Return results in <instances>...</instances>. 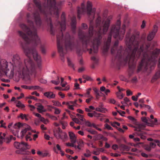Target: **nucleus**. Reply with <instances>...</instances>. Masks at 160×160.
Wrapping results in <instances>:
<instances>
[{
	"instance_id": "obj_1",
	"label": "nucleus",
	"mask_w": 160,
	"mask_h": 160,
	"mask_svg": "<svg viewBox=\"0 0 160 160\" xmlns=\"http://www.w3.org/2000/svg\"><path fill=\"white\" fill-rule=\"evenodd\" d=\"M111 18H108L105 21L102 22V26L100 27L101 18L99 17L97 18L96 20V24L97 27H98L99 29L98 32L96 33V35L97 37L95 38L91 42H90V37L92 36L93 33V27L92 26L90 25L89 27V37L85 36L84 33L82 31H79L78 33L79 38L82 40L83 46L85 45L86 47L90 46L91 47L90 48V54L92 53V51L94 53H96L98 52V46L101 43L102 38L101 35L102 33L105 34L107 32L109 26Z\"/></svg>"
},
{
	"instance_id": "obj_2",
	"label": "nucleus",
	"mask_w": 160,
	"mask_h": 160,
	"mask_svg": "<svg viewBox=\"0 0 160 160\" xmlns=\"http://www.w3.org/2000/svg\"><path fill=\"white\" fill-rule=\"evenodd\" d=\"M126 44L128 48L126 49L125 53L123 55L121 54L122 48V47H121L120 49L117 51L116 57L119 58H122L125 62H128L129 66H130L135 60L136 52L138 47L139 42L135 38V36H132L129 42L126 41Z\"/></svg>"
},
{
	"instance_id": "obj_3",
	"label": "nucleus",
	"mask_w": 160,
	"mask_h": 160,
	"mask_svg": "<svg viewBox=\"0 0 160 160\" xmlns=\"http://www.w3.org/2000/svg\"><path fill=\"white\" fill-rule=\"evenodd\" d=\"M0 68L5 73L6 76L9 78H12L14 74L21 76L25 75L28 73V70L21 69L18 66L14 65L11 62H8L6 60H0Z\"/></svg>"
},
{
	"instance_id": "obj_4",
	"label": "nucleus",
	"mask_w": 160,
	"mask_h": 160,
	"mask_svg": "<svg viewBox=\"0 0 160 160\" xmlns=\"http://www.w3.org/2000/svg\"><path fill=\"white\" fill-rule=\"evenodd\" d=\"M121 22L118 20L116 24L112 25L110 28V32L109 33L108 40L107 42V47L108 48L111 41L112 36L114 38L118 37L119 35L123 37L125 31V26L123 25L122 27L120 32L119 30L120 28Z\"/></svg>"
},
{
	"instance_id": "obj_5",
	"label": "nucleus",
	"mask_w": 160,
	"mask_h": 160,
	"mask_svg": "<svg viewBox=\"0 0 160 160\" xmlns=\"http://www.w3.org/2000/svg\"><path fill=\"white\" fill-rule=\"evenodd\" d=\"M46 2V3H44L42 7L41 5V4L39 1L37 0H34V2L36 6L38 8L41 12H43L42 9L45 8L47 9L48 8L50 9L51 8L53 7L54 12L53 14L55 16L56 18H58L59 16L58 10V5L56 4L55 0H44Z\"/></svg>"
},
{
	"instance_id": "obj_6",
	"label": "nucleus",
	"mask_w": 160,
	"mask_h": 160,
	"mask_svg": "<svg viewBox=\"0 0 160 160\" xmlns=\"http://www.w3.org/2000/svg\"><path fill=\"white\" fill-rule=\"evenodd\" d=\"M150 46V44H147L145 49H144L143 45H142L140 47V48L137 51V54L136 55V57L137 58H139L142 54L143 56V58L138 67V72H139L143 68H146L147 66V63H146L145 65H142V64L143 63V62L145 60H146L147 62L148 61H149V60H150L149 55H148L149 53V51L147 50Z\"/></svg>"
},
{
	"instance_id": "obj_7",
	"label": "nucleus",
	"mask_w": 160,
	"mask_h": 160,
	"mask_svg": "<svg viewBox=\"0 0 160 160\" xmlns=\"http://www.w3.org/2000/svg\"><path fill=\"white\" fill-rule=\"evenodd\" d=\"M28 22L30 24L32 31H31L30 29L24 24H20V27L23 31L26 32L29 36L33 38L35 42L36 45H37L40 43V40L37 35V30L33 26V23L32 21L28 20Z\"/></svg>"
},
{
	"instance_id": "obj_8",
	"label": "nucleus",
	"mask_w": 160,
	"mask_h": 160,
	"mask_svg": "<svg viewBox=\"0 0 160 160\" xmlns=\"http://www.w3.org/2000/svg\"><path fill=\"white\" fill-rule=\"evenodd\" d=\"M62 22L61 23L59 22L60 24L61 28V32L59 34L57 35V45L58 51L60 53V55L61 56V59L64 62V54L62 52V47L60 46V40L62 39L63 36L62 32L64 31L66 29L65 24V15L64 13H62L61 15Z\"/></svg>"
},
{
	"instance_id": "obj_9",
	"label": "nucleus",
	"mask_w": 160,
	"mask_h": 160,
	"mask_svg": "<svg viewBox=\"0 0 160 160\" xmlns=\"http://www.w3.org/2000/svg\"><path fill=\"white\" fill-rule=\"evenodd\" d=\"M23 48L24 53L28 57L30 58L32 55H33L34 59L37 62L38 68L41 70L42 68L41 58L40 56L38 55L36 50L34 48H26L24 46H23Z\"/></svg>"
},
{
	"instance_id": "obj_10",
	"label": "nucleus",
	"mask_w": 160,
	"mask_h": 160,
	"mask_svg": "<svg viewBox=\"0 0 160 160\" xmlns=\"http://www.w3.org/2000/svg\"><path fill=\"white\" fill-rule=\"evenodd\" d=\"M12 61L13 63L12 64L14 65L18 66L20 69L22 70L26 69L27 70L28 73V74L29 71L27 66H24L22 65V63L21 62L20 58L18 55L16 54L13 56Z\"/></svg>"
},
{
	"instance_id": "obj_11",
	"label": "nucleus",
	"mask_w": 160,
	"mask_h": 160,
	"mask_svg": "<svg viewBox=\"0 0 160 160\" xmlns=\"http://www.w3.org/2000/svg\"><path fill=\"white\" fill-rule=\"evenodd\" d=\"M160 52V49L158 48H156L153 51L151 54L150 55V57L149 56L150 58L149 61H148L147 62L146 60H145L143 62V63L142 64V65H145L146 63H147V66L146 68H143L144 69L146 70L147 69L149 64L152 61V59H153V58L154 59L155 57H157L159 54Z\"/></svg>"
},
{
	"instance_id": "obj_12",
	"label": "nucleus",
	"mask_w": 160,
	"mask_h": 160,
	"mask_svg": "<svg viewBox=\"0 0 160 160\" xmlns=\"http://www.w3.org/2000/svg\"><path fill=\"white\" fill-rule=\"evenodd\" d=\"M14 146L16 148L19 149L25 150L29 148L28 143L23 142H22L21 143L15 142L14 143Z\"/></svg>"
},
{
	"instance_id": "obj_13",
	"label": "nucleus",
	"mask_w": 160,
	"mask_h": 160,
	"mask_svg": "<svg viewBox=\"0 0 160 160\" xmlns=\"http://www.w3.org/2000/svg\"><path fill=\"white\" fill-rule=\"evenodd\" d=\"M65 39V45L66 48L71 49V48L72 46V39L68 33L66 34Z\"/></svg>"
},
{
	"instance_id": "obj_14",
	"label": "nucleus",
	"mask_w": 160,
	"mask_h": 160,
	"mask_svg": "<svg viewBox=\"0 0 160 160\" xmlns=\"http://www.w3.org/2000/svg\"><path fill=\"white\" fill-rule=\"evenodd\" d=\"M87 13L88 15H90L91 14V13H93V19L94 18V16L95 14V12H96V9L95 8H92V4L91 2L88 1L87 3Z\"/></svg>"
},
{
	"instance_id": "obj_15",
	"label": "nucleus",
	"mask_w": 160,
	"mask_h": 160,
	"mask_svg": "<svg viewBox=\"0 0 160 160\" xmlns=\"http://www.w3.org/2000/svg\"><path fill=\"white\" fill-rule=\"evenodd\" d=\"M34 17L36 27L38 28H39L41 25L42 22L38 13H34Z\"/></svg>"
},
{
	"instance_id": "obj_16",
	"label": "nucleus",
	"mask_w": 160,
	"mask_h": 160,
	"mask_svg": "<svg viewBox=\"0 0 160 160\" xmlns=\"http://www.w3.org/2000/svg\"><path fill=\"white\" fill-rule=\"evenodd\" d=\"M145 125L143 124H140L139 123H137L136 124L135 126H133V128L135 129L134 130L137 131V132H142L141 131L144 129Z\"/></svg>"
},
{
	"instance_id": "obj_17",
	"label": "nucleus",
	"mask_w": 160,
	"mask_h": 160,
	"mask_svg": "<svg viewBox=\"0 0 160 160\" xmlns=\"http://www.w3.org/2000/svg\"><path fill=\"white\" fill-rule=\"evenodd\" d=\"M18 32L19 34V36L21 37L27 43H29L30 42V40L28 38L27 35L21 31H18Z\"/></svg>"
},
{
	"instance_id": "obj_18",
	"label": "nucleus",
	"mask_w": 160,
	"mask_h": 160,
	"mask_svg": "<svg viewBox=\"0 0 160 160\" xmlns=\"http://www.w3.org/2000/svg\"><path fill=\"white\" fill-rule=\"evenodd\" d=\"M36 105L37 106V109L39 112L42 113L46 112L47 110L44 108L43 106L40 103L37 104Z\"/></svg>"
},
{
	"instance_id": "obj_19",
	"label": "nucleus",
	"mask_w": 160,
	"mask_h": 160,
	"mask_svg": "<svg viewBox=\"0 0 160 160\" xmlns=\"http://www.w3.org/2000/svg\"><path fill=\"white\" fill-rule=\"evenodd\" d=\"M58 129H59V131L61 132V135H60V139H62L64 141L65 140L68 138V136L67 133L64 132H62V130L60 128H58Z\"/></svg>"
},
{
	"instance_id": "obj_20",
	"label": "nucleus",
	"mask_w": 160,
	"mask_h": 160,
	"mask_svg": "<svg viewBox=\"0 0 160 160\" xmlns=\"http://www.w3.org/2000/svg\"><path fill=\"white\" fill-rule=\"evenodd\" d=\"M69 135L71 139V142L75 143L76 142V137L72 132H69Z\"/></svg>"
},
{
	"instance_id": "obj_21",
	"label": "nucleus",
	"mask_w": 160,
	"mask_h": 160,
	"mask_svg": "<svg viewBox=\"0 0 160 160\" xmlns=\"http://www.w3.org/2000/svg\"><path fill=\"white\" fill-rule=\"evenodd\" d=\"M44 95L49 99L54 98L55 97V95L52 92H46L44 93Z\"/></svg>"
},
{
	"instance_id": "obj_22",
	"label": "nucleus",
	"mask_w": 160,
	"mask_h": 160,
	"mask_svg": "<svg viewBox=\"0 0 160 160\" xmlns=\"http://www.w3.org/2000/svg\"><path fill=\"white\" fill-rule=\"evenodd\" d=\"M30 128V127L29 126H27V127H25V128L21 132V136L22 138H23L26 132L27 131L29 130Z\"/></svg>"
},
{
	"instance_id": "obj_23",
	"label": "nucleus",
	"mask_w": 160,
	"mask_h": 160,
	"mask_svg": "<svg viewBox=\"0 0 160 160\" xmlns=\"http://www.w3.org/2000/svg\"><path fill=\"white\" fill-rule=\"evenodd\" d=\"M85 11V9L84 8L82 7L78 10V17L80 19L81 15Z\"/></svg>"
},
{
	"instance_id": "obj_24",
	"label": "nucleus",
	"mask_w": 160,
	"mask_h": 160,
	"mask_svg": "<svg viewBox=\"0 0 160 160\" xmlns=\"http://www.w3.org/2000/svg\"><path fill=\"white\" fill-rule=\"evenodd\" d=\"M155 34L152 32H150L147 37V40L151 41L154 38Z\"/></svg>"
},
{
	"instance_id": "obj_25",
	"label": "nucleus",
	"mask_w": 160,
	"mask_h": 160,
	"mask_svg": "<svg viewBox=\"0 0 160 160\" xmlns=\"http://www.w3.org/2000/svg\"><path fill=\"white\" fill-rule=\"evenodd\" d=\"M6 134L0 132V143L2 144L3 143V141L6 137Z\"/></svg>"
},
{
	"instance_id": "obj_26",
	"label": "nucleus",
	"mask_w": 160,
	"mask_h": 160,
	"mask_svg": "<svg viewBox=\"0 0 160 160\" xmlns=\"http://www.w3.org/2000/svg\"><path fill=\"white\" fill-rule=\"evenodd\" d=\"M76 19L75 18H74L72 20V23H71V27L73 31H74V29L76 28ZM74 33H75L74 31H73Z\"/></svg>"
},
{
	"instance_id": "obj_27",
	"label": "nucleus",
	"mask_w": 160,
	"mask_h": 160,
	"mask_svg": "<svg viewBox=\"0 0 160 160\" xmlns=\"http://www.w3.org/2000/svg\"><path fill=\"white\" fill-rule=\"evenodd\" d=\"M119 148L121 149H122L123 150H125L128 151L130 149V148L128 146L123 144L120 145Z\"/></svg>"
},
{
	"instance_id": "obj_28",
	"label": "nucleus",
	"mask_w": 160,
	"mask_h": 160,
	"mask_svg": "<svg viewBox=\"0 0 160 160\" xmlns=\"http://www.w3.org/2000/svg\"><path fill=\"white\" fill-rule=\"evenodd\" d=\"M58 130H56L54 132V136L56 138L58 139H60V136L61 135V132L59 131V129L58 128Z\"/></svg>"
},
{
	"instance_id": "obj_29",
	"label": "nucleus",
	"mask_w": 160,
	"mask_h": 160,
	"mask_svg": "<svg viewBox=\"0 0 160 160\" xmlns=\"http://www.w3.org/2000/svg\"><path fill=\"white\" fill-rule=\"evenodd\" d=\"M116 94L117 97L120 99H122L124 96V95L121 92L120 89L119 90V91L118 92L116 93Z\"/></svg>"
},
{
	"instance_id": "obj_30",
	"label": "nucleus",
	"mask_w": 160,
	"mask_h": 160,
	"mask_svg": "<svg viewBox=\"0 0 160 160\" xmlns=\"http://www.w3.org/2000/svg\"><path fill=\"white\" fill-rule=\"evenodd\" d=\"M141 119L142 121L146 123H147V125H149L150 123H149L148 122L149 121L151 122L150 121V119L149 118H148V119H147L145 117H142L141 118Z\"/></svg>"
},
{
	"instance_id": "obj_31",
	"label": "nucleus",
	"mask_w": 160,
	"mask_h": 160,
	"mask_svg": "<svg viewBox=\"0 0 160 160\" xmlns=\"http://www.w3.org/2000/svg\"><path fill=\"white\" fill-rule=\"evenodd\" d=\"M72 120L74 122L77 124H78L80 125H82L83 124V122L80 121L78 118H72Z\"/></svg>"
},
{
	"instance_id": "obj_32",
	"label": "nucleus",
	"mask_w": 160,
	"mask_h": 160,
	"mask_svg": "<svg viewBox=\"0 0 160 160\" xmlns=\"http://www.w3.org/2000/svg\"><path fill=\"white\" fill-rule=\"evenodd\" d=\"M82 77L83 79H85L87 81H92L93 80V79L90 77L85 75H83Z\"/></svg>"
},
{
	"instance_id": "obj_33",
	"label": "nucleus",
	"mask_w": 160,
	"mask_h": 160,
	"mask_svg": "<svg viewBox=\"0 0 160 160\" xmlns=\"http://www.w3.org/2000/svg\"><path fill=\"white\" fill-rule=\"evenodd\" d=\"M135 133L138 136H140L141 138L142 139H145L146 138V137L143 135V134H144V132H136Z\"/></svg>"
},
{
	"instance_id": "obj_34",
	"label": "nucleus",
	"mask_w": 160,
	"mask_h": 160,
	"mask_svg": "<svg viewBox=\"0 0 160 160\" xmlns=\"http://www.w3.org/2000/svg\"><path fill=\"white\" fill-rule=\"evenodd\" d=\"M20 117L22 119H25L26 121H28V115L25 114H23L22 113H21L20 115Z\"/></svg>"
},
{
	"instance_id": "obj_35",
	"label": "nucleus",
	"mask_w": 160,
	"mask_h": 160,
	"mask_svg": "<svg viewBox=\"0 0 160 160\" xmlns=\"http://www.w3.org/2000/svg\"><path fill=\"white\" fill-rule=\"evenodd\" d=\"M84 146L83 142L82 141H80L78 143V145L77 146H79V148L78 149L79 150H81V148L83 147Z\"/></svg>"
},
{
	"instance_id": "obj_36",
	"label": "nucleus",
	"mask_w": 160,
	"mask_h": 160,
	"mask_svg": "<svg viewBox=\"0 0 160 160\" xmlns=\"http://www.w3.org/2000/svg\"><path fill=\"white\" fill-rule=\"evenodd\" d=\"M158 27L157 25H154L153 26V29L151 32L152 33L156 34L158 31Z\"/></svg>"
},
{
	"instance_id": "obj_37",
	"label": "nucleus",
	"mask_w": 160,
	"mask_h": 160,
	"mask_svg": "<svg viewBox=\"0 0 160 160\" xmlns=\"http://www.w3.org/2000/svg\"><path fill=\"white\" fill-rule=\"evenodd\" d=\"M95 110L98 112L104 113L105 112V110H106V108H101L100 107L97 108Z\"/></svg>"
},
{
	"instance_id": "obj_38",
	"label": "nucleus",
	"mask_w": 160,
	"mask_h": 160,
	"mask_svg": "<svg viewBox=\"0 0 160 160\" xmlns=\"http://www.w3.org/2000/svg\"><path fill=\"white\" fill-rule=\"evenodd\" d=\"M11 138L10 136L8 137H5L4 140L3 141V142H5L7 143H9L11 142Z\"/></svg>"
},
{
	"instance_id": "obj_39",
	"label": "nucleus",
	"mask_w": 160,
	"mask_h": 160,
	"mask_svg": "<svg viewBox=\"0 0 160 160\" xmlns=\"http://www.w3.org/2000/svg\"><path fill=\"white\" fill-rule=\"evenodd\" d=\"M16 106L19 108L21 107L22 108H24L25 107V106L23 104H22L20 101H18L16 104Z\"/></svg>"
},
{
	"instance_id": "obj_40",
	"label": "nucleus",
	"mask_w": 160,
	"mask_h": 160,
	"mask_svg": "<svg viewBox=\"0 0 160 160\" xmlns=\"http://www.w3.org/2000/svg\"><path fill=\"white\" fill-rule=\"evenodd\" d=\"M0 124H1V125L0 126V128H7V127L5 126L6 123L5 122H4L3 120H1L0 121Z\"/></svg>"
},
{
	"instance_id": "obj_41",
	"label": "nucleus",
	"mask_w": 160,
	"mask_h": 160,
	"mask_svg": "<svg viewBox=\"0 0 160 160\" xmlns=\"http://www.w3.org/2000/svg\"><path fill=\"white\" fill-rule=\"evenodd\" d=\"M22 127V124L20 122H18V123H15L14 126V128H20Z\"/></svg>"
},
{
	"instance_id": "obj_42",
	"label": "nucleus",
	"mask_w": 160,
	"mask_h": 160,
	"mask_svg": "<svg viewBox=\"0 0 160 160\" xmlns=\"http://www.w3.org/2000/svg\"><path fill=\"white\" fill-rule=\"evenodd\" d=\"M52 102L53 103V105L54 106L58 107L61 106V103L58 101L53 100L52 101Z\"/></svg>"
},
{
	"instance_id": "obj_43",
	"label": "nucleus",
	"mask_w": 160,
	"mask_h": 160,
	"mask_svg": "<svg viewBox=\"0 0 160 160\" xmlns=\"http://www.w3.org/2000/svg\"><path fill=\"white\" fill-rule=\"evenodd\" d=\"M60 123L62 125V128L63 129H65L67 125V123L66 122H63V121H60Z\"/></svg>"
},
{
	"instance_id": "obj_44",
	"label": "nucleus",
	"mask_w": 160,
	"mask_h": 160,
	"mask_svg": "<svg viewBox=\"0 0 160 160\" xmlns=\"http://www.w3.org/2000/svg\"><path fill=\"white\" fill-rule=\"evenodd\" d=\"M68 64L69 67L73 68L74 65L70 59L68 58H67Z\"/></svg>"
},
{
	"instance_id": "obj_45",
	"label": "nucleus",
	"mask_w": 160,
	"mask_h": 160,
	"mask_svg": "<svg viewBox=\"0 0 160 160\" xmlns=\"http://www.w3.org/2000/svg\"><path fill=\"white\" fill-rule=\"evenodd\" d=\"M53 109H55V111L54 112V113L55 114H58L60 113L61 112V110L60 109L57 108L55 107L53 108Z\"/></svg>"
},
{
	"instance_id": "obj_46",
	"label": "nucleus",
	"mask_w": 160,
	"mask_h": 160,
	"mask_svg": "<svg viewBox=\"0 0 160 160\" xmlns=\"http://www.w3.org/2000/svg\"><path fill=\"white\" fill-rule=\"evenodd\" d=\"M85 96L86 97H90V98L88 99H87L86 100V102L87 103H89L90 102L91 100L93 98V97L90 96H86L85 95Z\"/></svg>"
},
{
	"instance_id": "obj_47",
	"label": "nucleus",
	"mask_w": 160,
	"mask_h": 160,
	"mask_svg": "<svg viewBox=\"0 0 160 160\" xmlns=\"http://www.w3.org/2000/svg\"><path fill=\"white\" fill-rule=\"evenodd\" d=\"M66 156L70 159H73L74 160L77 159L78 158V157L77 156H75L74 157H72L70 155H66Z\"/></svg>"
},
{
	"instance_id": "obj_48",
	"label": "nucleus",
	"mask_w": 160,
	"mask_h": 160,
	"mask_svg": "<svg viewBox=\"0 0 160 160\" xmlns=\"http://www.w3.org/2000/svg\"><path fill=\"white\" fill-rule=\"evenodd\" d=\"M47 21L48 22V23H49L50 24V27L51 28V31H52V29L53 28V26L52 23V22L51 18H49L47 20Z\"/></svg>"
},
{
	"instance_id": "obj_49",
	"label": "nucleus",
	"mask_w": 160,
	"mask_h": 160,
	"mask_svg": "<svg viewBox=\"0 0 160 160\" xmlns=\"http://www.w3.org/2000/svg\"><path fill=\"white\" fill-rule=\"evenodd\" d=\"M118 41H116L115 42L114 44V47L113 48H112L111 49V53H114V48H115V47L117 46L118 45Z\"/></svg>"
},
{
	"instance_id": "obj_50",
	"label": "nucleus",
	"mask_w": 160,
	"mask_h": 160,
	"mask_svg": "<svg viewBox=\"0 0 160 160\" xmlns=\"http://www.w3.org/2000/svg\"><path fill=\"white\" fill-rule=\"evenodd\" d=\"M24 150L19 149V150H17L16 151V153L17 154H24Z\"/></svg>"
},
{
	"instance_id": "obj_51",
	"label": "nucleus",
	"mask_w": 160,
	"mask_h": 160,
	"mask_svg": "<svg viewBox=\"0 0 160 160\" xmlns=\"http://www.w3.org/2000/svg\"><path fill=\"white\" fill-rule=\"evenodd\" d=\"M87 131L92 134H96L97 133L96 131L92 130H87Z\"/></svg>"
},
{
	"instance_id": "obj_52",
	"label": "nucleus",
	"mask_w": 160,
	"mask_h": 160,
	"mask_svg": "<svg viewBox=\"0 0 160 160\" xmlns=\"http://www.w3.org/2000/svg\"><path fill=\"white\" fill-rule=\"evenodd\" d=\"M85 125L86 126L89 127H92V124L90 122L85 121Z\"/></svg>"
},
{
	"instance_id": "obj_53",
	"label": "nucleus",
	"mask_w": 160,
	"mask_h": 160,
	"mask_svg": "<svg viewBox=\"0 0 160 160\" xmlns=\"http://www.w3.org/2000/svg\"><path fill=\"white\" fill-rule=\"evenodd\" d=\"M79 119L82 122L85 121V119L83 118V116L81 115V116L78 117Z\"/></svg>"
},
{
	"instance_id": "obj_54",
	"label": "nucleus",
	"mask_w": 160,
	"mask_h": 160,
	"mask_svg": "<svg viewBox=\"0 0 160 160\" xmlns=\"http://www.w3.org/2000/svg\"><path fill=\"white\" fill-rule=\"evenodd\" d=\"M66 104L68 105V108L72 110H73L74 109V108H73V106L72 105H71L70 104V103L67 102L66 103Z\"/></svg>"
},
{
	"instance_id": "obj_55",
	"label": "nucleus",
	"mask_w": 160,
	"mask_h": 160,
	"mask_svg": "<svg viewBox=\"0 0 160 160\" xmlns=\"http://www.w3.org/2000/svg\"><path fill=\"white\" fill-rule=\"evenodd\" d=\"M144 149L150 152L151 150V148L150 146H149L148 145H146L144 147Z\"/></svg>"
},
{
	"instance_id": "obj_56",
	"label": "nucleus",
	"mask_w": 160,
	"mask_h": 160,
	"mask_svg": "<svg viewBox=\"0 0 160 160\" xmlns=\"http://www.w3.org/2000/svg\"><path fill=\"white\" fill-rule=\"evenodd\" d=\"M93 90H94V92L97 94L96 97H97L98 96H100L99 91L96 88H95L93 89Z\"/></svg>"
},
{
	"instance_id": "obj_57",
	"label": "nucleus",
	"mask_w": 160,
	"mask_h": 160,
	"mask_svg": "<svg viewBox=\"0 0 160 160\" xmlns=\"http://www.w3.org/2000/svg\"><path fill=\"white\" fill-rule=\"evenodd\" d=\"M21 87L25 89H32V87L31 86L29 87L26 85H22Z\"/></svg>"
},
{
	"instance_id": "obj_58",
	"label": "nucleus",
	"mask_w": 160,
	"mask_h": 160,
	"mask_svg": "<svg viewBox=\"0 0 160 160\" xmlns=\"http://www.w3.org/2000/svg\"><path fill=\"white\" fill-rule=\"evenodd\" d=\"M103 136L101 134H98L97 136L98 138L97 139H95V140L96 141L98 140H100V139H102L103 138Z\"/></svg>"
},
{
	"instance_id": "obj_59",
	"label": "nucleus",
	"mask_w": 160,
	"mask_h": 160,
	"mask_svg": "<svg viewBox=\"0 0 160 160\" xmlns=\"http://www.w3.org/2000/svg\"><path fill=\"white\" fill-rule=\"evenodd\" d=\"M150 146L151 148H154L156 146V144L154 142H150Z\"/></svg>"
},
{
	"instance_id": "obj_60",
	"label": "nucleus",
	"mask_w": 160,
	"mask_h": 160,
	"mask_svg": "<svg viewBox=\"0 0 160 160\" xmlns=\"http://www.w3.org/2000/svg\"><path fill=\"white\" fill-rule=\"evenodd\" d=\"M66 152L67 153H70L71 154H72L74 152L72 150L69 149H66Z\"/></svg>"
},
{
	"instance_id": "obj_61",
	"label": "nucleus",
	"mask_w": 160,
	"mask_h": 160,
	"mask_svg": "<svg viewBox=\"0 0 160 160\" xmlns=\"http://www.w3.org/2000/svg\"><path fill=\"white\" fill-rule=\"evenodd\" d=\"M105 127L108 130H112V128L109 125L106 124L105 125Z\"/></svg>"
},
{
	"instance_id": "obj_62",
	"label": "nucleus",
	"mask_w": 160,
	"mask_h": 160,
	"mask_svg": "<svg viewBox=\"0 0 160 160\" xmlns=\"http://www.w3.org/2000/svg\"><path fill=\"white\" fill-rule=\"evenodd\" d=\"M24 160H38L33 158H26L23 159Z\"/></svg>"
},
{
	"instance_id": "obj_63",
	"label": "nucleus",
	"mask_w": 160,
	"mask_h": 160,
	"mask_svg": "<svg viewBox=\"0 0 160 160\" xmlns=\"http://www.w3.org/2000/svg\"><path fill=\"white\" fill-rule=\"evenodd\" d=\"M82 28L84 29H86L88 28V26L87 24L83 23L82 24Z\"/></svg>"
},
{
	"instance_id": "obj_64",
	"label": "nucleus",
	"mask_w": 160,
	"mask_h": 160,
	"mask_svg": "<svg viewBox=\"0 0 160 160\" xmlns=\"http://www.w3.org/2000/svg\"><path fill=\"white\" fill-rule=\"evenodd\" d=\"M91 60L93 61H94V63H97L98 61V59L94 57H91Z\"/></svg>"
}]
</instances>
